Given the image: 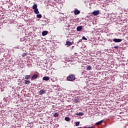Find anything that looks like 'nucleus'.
<instances>
[{
	"mask_svg": "<svg viewBox=\"0 0 128 128\" xmlns=\"http://www.w3.org/2000/svg\"><path fill=\"white\" fill-rule=\"evenodd\" d=\"M32 8L33 10H36V8H38V4H34L32 6Z\"/></svg>",
	"mask_w": 128,
	"mask_h": 128,
	"instance_id": "nucleus-14",
	"label": "nucleus"
},
{
	"mask_svg": "<svg viewBox=\"0 0 128 128\" xmlns=\"http://www.w3.org/2000/svg\"><path fill=\"white\" fill-rule=\"evenodd\" d=\"M36 17H37L38 18H42V16L41 14H37V15H36Z\"/></svg>",
	"mask_w": 128,
	"mask_h": 128,
	"instance_id": "nucleus-19",
	"label": "nucleus"
},
{
	"mask_svg": "<svg viewBox=\"0 0 128 128\" xmlns=\"http://www.w3.org/2000/svg\"><path fill=\"white\" fill-rule=\"evenodd\" d=\"M72 42H70V41H66V46H72Z\"/></svg>",
	"mask_w": 128,
	"mask_h": 128,
	"instance_id": "nucleus-11",
	"label": "nucleus"
},
{
	"mask_svg": "<svg viewBox=\"0 0 128 128\" xmlns=\"http://www.w3.org/2000/svg\"><path fill=\"white\" fill-rule=\"evenodd\" d=\"M46 94V90H44L42 89L39 92V94H40V96H42V94Z\"/></svg>",
	"mask_w": 128,
	"mask_h": 128,
	"instance_id": "nucleus-6",
	"label": "nucleus"
},
{
	"mask_svg": "<svg viewBox=\"0 0 128 128\" xmlns=\"http://www.w3.org/2000/svg\"><path fill=\"white\" fill-rule=\"evenodd\" d=\"M64 120H66V122H70V118L68 117H66Z\"/></svg>",
	"mask_w": 128,
	"mask_h": 128,
	"instance_id": "nucleus-17",
	"label": "nucleus"
},
{
	"mask_svg": "<svg viewBox=\"0 0 128 128\" xmlns=\"http://www.w3.org/2000/svg\"><path fill=\"white\" fill-rule=\"evenodd\" d=\"M80 14V11L78 10L75 8L74 10V14L75 16H78V14Z\"/></svg>",
	"mask_w": 128,
	"mask_h": 128,
	"instance_id": "nucleus-2",
	"label": "nucleus"
},
{
	"mask_svg": "<svg viewBox=\"0 0 128 128\" xmlns=\"http://www.w3.org/2000/svg\"><path fill=\"white\" fill-rule=\"evenodd\" d=\"M103 122H104V120H102L96 122V124L98 126H100V124H102Z\"/></svg>",
	"mask_w": 128,
	"mask_h": 128,
	"instance_id": "nucleus-16",
	"label": "nucleus"
},
{
	"mask_svg": "<svg viewBox=\"0 0 128 128\" xmlns=\"http://www.w3.org/2000/svg\"><path fill=\"white\" fill-rule=\"evenodd\" d=\"M82 30V26H78L76 28V30L78 32H80Z\"/></svg>",
	"mask_w": 128,
	"mask_h": 128,
	"instance_id": "nucleus-9",
	"label": "nucleus"
},
{
	"mask_svg": "<svg viewBox=\"0 0 128 128\" xmlns=\"http://www.w3.org/2000/svg\"><path fill=\"white\" fill-rule=\"evenodd\" d=\"M48 34V32L45 30V31H43L42 32V36H46V34Z\"/></svg>",
	"mask_w": 128,
	"mask_h": 128,
	"instance_id": "nucleus-7",
	"label": "nucleus"
},
{
	"mask_svg": "<svg viewBox=\"0 0 128 128\" xmlns=\"http://www.w3.org/2000/svg\"><path fill=\"white\" fill-rule=\"evenodd\" d=\"M76 116H84V112H80L79 113H76Z\"/></svg>",
	"mask_w": 128,
	"mask_h": 128,
	"instance_id": "nucleus-13",
	"label": "nucleus"
},
{
	"mask_svg": "<svg viewBox=\"0 0 128 128\" xmlns=\"http://www.w3.org/2000/svg\"><path fill=\"white\" fill-rule=\"evenodd\" d=\"M82 40H88V38L84 37V36H83L82 37Z\"/></svg>",
	"mask_w": 128,
	"mask_h": 128,
	"instance_id": "nucleus-22",
	"label": "nucleus"
},
{
	"mask_svg": "<svg viewBox=\"0 0 128 128\" xmlns=\"http://www.w3.org/2000/svg\"><path fill=\"white\" fill-rule=\"evenodd\" d=\"M114 48H118V46H114Z\"/></svg>",
	"mask_w": 128,
	"mask_h": 128,
	"instance_id": "nucleus-25",
	"label": "nucleus"
},
{
	"mask_svg": "<svg viewBox=\"0 0 128 128\" xmlns=\"http://www.w3.org/2000/svg\"><path fill=\"white\" fill-rule=\"evenodd\" d=\"M50 78L49 76H44L42 78L43 80H46V81H48V80H50Z\"/></svg>",
	"mask_w": 128,
	"mask_h": 128,
	"instance_id": "nucleus-8",
	"label": "nucleus"
},
{
	"mask_svg": "<svg viewBox=\"0 0 128 128\" xmlns=\"http://www.w3.org/2000/svg\"><path fill=\"white\" fill-rule=\"evenodd\" d=\"M86 70H92V66H88L86 67Z\"/></svg>",
	"mask_w": 128,
	"mask_h": 128,
	"instance_id": "nucleus-18",
	"label": "nucleus"
},
{
	"mask_svg": "<svg viewBox=\"0 0 128 128\" xmlns=\"http://www.w3.org/2000/svg\"><path fill=\"white\" fill-rule=\"evenodd\" d=\"M38 76L36 74L33 75L32 77V80H36V78H38Z\"/></svg>",
	"mask_w": 128,
	"mask_h": 128,
	"instance_id": "nucleus-4",
	"label": "nucleus"
},
{
	"mask_svg": "<svg viewBox=\"0 0 128 128\" xmlns=\"http://www.w3.org/2000/svg\"><path fill=\"white\" fill-rule=\"evenodd\" d=\"M26 56V53H22V57Z\"/></svg>",
	"mask_w": 128,
	"mask_h": 128,
	"instance_id": "nucleus-23",
	"label": "nucleus"
},
{
	"mask_svg": "<svg viewBox=\"0 0 128 128\" xmlns=\"http://www.w3.org/2000/svg\"><path fill=\"white\" fill-rule=\"evenodd\" d=\"M54 118H58V113H55L54 114Z\"/></svg>",
	"mask_w": 128,
	"mask_h": 128,
	"instance_id": "nucleus-20",
	"label": "nucleus"
},
{
	"mask_svg": "<svg viewBox=\"0 0 128 128\" xmlns=\"http://www.w3.org/2000/svg\"><path fill=\"white\" fill-rule=\"evenodd\" d=\"M34 12L36 14H40V12L38 11V8H37L36 9H34Z\"/></svg>",
	"mask_w": 128,
	"mask_h": 128,
	"instance_id": "nucleus-10",
	"label": "nucleus"
},
{
	"mask_svg": "<svg viewBox=\"0 0 128 128\" xmlns=\"http://www.w3.org/2000/svg\"><path fill=\"white\" fill-rule=\"evenodd\" d=\"M68 80L72 82L76 80V76L74 74H70L67 77Z\"/></svg>",
	"mask_w": 128,
	"mask_h": 128,
	"instance_id": "nucleus-1",
	"label": "nucleus"
},
{
	"mask_svg": "<svg viewBox=\"0 0 128 128\" xmlns=\"http://www.w3.org/2000/svg\"><path fill=\"white\" fill-rule=\"evenodd\" d=\"M80 126V122H78L76 124V126Z\"/></svg>",
	"mask_w": 128,
	"mask_h": 128,
	"instance_id": "nucleus-21",
	"label": "nucleus"
},
{
	"mask_svg": "<svg viewBox=\"0 0 128 128\" xmlns=\"http://www.w3.org/2000/svg\"><path fill=\"white\" fill-rule=\"evenodd\" d=\"M92 14H94V16H98V14H100V10H94L92 12Z\"/></svg>",
	"mask_w": 128,
	"mask_h": 128,
	"instance_id": "nucleus-3",
	"label": "nucleus"
},
{
	"mask_svg": "<svg viewBox=\"0 0 128 128\" xmlns=\"http://www.w3.org/2000/svg\"><path fill=\"white\" fill-rule=\"evenodd\" d=\"M30 80H24V84H30Z\"/></svg>",
	"mask_w": 128,
	"mask_h": 128,
	"instance_id": "nucleus-15",
	"label": "nucleus"
},
{
	"mask_svg": "<svg viewBox=\"0 0 128 128\" xmlns=\"http://www.w3.org/2000/svg\"><path fill=\"white\" fill-rule=\"evenodd\" d=\"M122 40V39H116V38H114L113 40V41L114 42H120Z\"/></svg>",
	"mask_w": 128,
	"mask_h": 128,
	"instance_id": "nucleus-5",
	"label": "nucleus"
},
{
	"mask_svg": "<svg viewBox=\"0 0 128 128\" xmlns=\"http://www.w3.org/2000/svg\"><path fill=\"white\" fill-rule=\"evenodd\" d=\"M32 78V77H30V75H26L25 76V78H24L26 80H30V78Z\"/></svg>",
	"mask_w": 128,
	"mask_h": 128,
	"instance_id": "nucleus-12",
	"label": "nucleus"
},
{
	"mask_svg": "<svg viewBox=\"0 0 128 128\" xmlns=\"http://www.w3.org/2000/svg\"><path fill=\"white\" fill-rule=\"evenodd\" d=\"M82 40H78V42H77V44H80V42H82Z\"/></svg>",
	"mask_w": 128,
	"mask_h": 128,
	"instance_id": "nucleus-24",
	"label": "nucleus"
}]
</instances>
